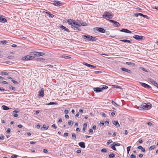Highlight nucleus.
I'll return each mask as SVG.
<instances>
[{"instance_id":"obj_1","label":"nucleus","mask_w":158,"mask_h":158,"mask_svg":"<svg viewBox=\"0 0 158 158\" xmlns=\"http://www.w3.org/2000/svg\"><path fill=\"white\" fill-rule=\"evenodd\" d=\"M78 22H76L74 20L71 19H69L67 21V22L72 27L76 30H81L79 27L81 26H86L87 25L85 23H84L81 20H78Z\"/></svg>"},{"instance_id":"obj_2","label":"nucleus","mask_w":158,"mask_h":158,"mask_svg":"<svg viewBox=\"0 0 158 158\" xmlns=\"http://www.w3.org/2000/svg\"><path fill=\"white\" fill-rule=\"evenodd\" d=\"M152 105L149 103H144L142 104L139 106V108H141L143 110H148L150 109L152 107Z\"/></svg>"},{"instance_id":"obj_3","label":"nucleus","mask_w":158,"mask_h":158,"mask_svg":"<svg viewBox=\"0 0 158 158\" xmlns=\"http://www.w3.org/2000/svg\"><path fill=\"white\" fill-rule=\"evenodd\" d=\"M82 38L84 39H87L90 41H95L97 40V38L96 37L88 35H82Z\"/></svg>"},{"instance_id":"obj_4","label":"nucleus","mask_w":158,"mask_h":158,"mask_svg":"<svg viewBox=\"0 0 158 158\" xmlns=\"http://www.w3.org/2000/svg\"><path fill=\"white\" fill-rule=\"evenodd\" d=\"M102 16L103 18H108L111 19L112 18L113 15H112V13H110L105 12L103 14Z\"/></svg>"},{"instance_id":"obj_5","label":"nucleus","mask_w":158,"mask_h":158,"mask_svg":"<svg viewBox=\"0 0 158 158\" xmlns=\"http://www.w3.org/2000/svg\"><path fill=\"white\" fill-rule=\"evenodd\" d=\"M34 57L32 56L28 55L22 57V60H33L34 59Z\"/></svg>"},{"instance_id":"obj_6","label":"nucleus","mask_w":158,"mask_h":158,"mask_svg":"<svg viewBox=\"0 0 158 158\" xmlns=\"http://www.w3.org/2000/svg\"><path fill=\"white\" fill-rule=\"evenodd\" d=\"M94 30L95 32H96V31H98L102 33H104L105 31V29L101 27H95L94 28Z\"/></svg>"},{"instance_id":"obj_7","label":"nucleus","mask_w":158,"mask_h":158,"mask_svg":"<svg viewBox=\"0 0 158 158\" xmlns=\"http://www.w3.org/2000/svg\"><path fill=\"white\" fill-rule=\"evenodd\" d=\"M53 4L56 6H59L63 5L62 3L60 1H54Z\"/></svg>"},{"instance_id":"obj_8","label":"nucleus","mask_w":158,"mask_h":158,"mask_svg":"<svg viewBox=\"0 0 158 158\" xmlns=\"http://www.w3.org/2000/svg\"><path fill=\"white\" fill-rule=\"evenodd\" d=\"M134 38L136 39L137 40H143L144 39V37L143 36H140L138 35H135L133 36Z\"/></svg>"},{"instance_id":"obj_9","label":"nucleus","mask_w":158,"mask_h":158,"mask_svg":"<svg viewBox=\"0 0 158 158\" xmlns=\"http://www.w3.org/2000/svg\"><path fill=\"white\" fill-rule=\"evenodd\" d=\"M109 21L110 22L113 23L114 25L115 26L117 27H118L120 26V24L118 22L112 20H109Z\"/></svg>"},{"instance_id":"obj_10","label":"nucleus","mask_w":158,"mask_h":158,"mask_svg":"<svg viewBox=\"0 0 158 158\" xmlns=\"http://www.w3.org/2000/svg\"><path fill=\"white\" fill-rule=\"evenodd\" d=\"M140 83L141 85L144 88H147V89H150L151 88V87L149 85L146 83L142 82H140Z\"/></svg>"},{"instance_id":"obj_11","label":"nucleus","mask_w":158,"mask_h":158,"mask_svg":"<svg viewBox=\"0 0 158 158\" xmlns=\"http://www.w3.org/2000/svg\"><path fill=\"white\" fill-rule=\"evenodd\" d=\"M7 21V20L2 15H0V22L4 23Z\"/></svg>"},{"instance_id":"obj_12","label":"nucleus","mask_w":158,"mask_h":158,"mask_svg":"<svg viewBox=\"0 0 158 158\" xmlns=\"http://www.w3.org/2000/svg\"><path fill=\"white\" fill-rule=\"evenodd\" d=\"M121 32H124L127 33H131V31L129 30L126 29H123L120 30Z\"/></svg>"},{"instance_id":"obj_13","label":"nucleus","mask_w":158,"mask_h":158,"mask_svg":"<svg viewBox=\"0 0 158 158\" xmlns=\"http://www.w3.org/2000/svg\"><path fill=\"white\" fill-rule=\"evenodd\" d=\"M83 64L84 65L86 66H87V67H89L93 68H96V66L92 65L91 64H88L87 63H85V62L83 63Z\"/></svg>"},{"instance_id":"obj_14","label":"nucleus","mask_w":158,"mask_h":158,"mask_svg":"<svg viewBox=\"0 0 158 158\" xmlns=\"http://www.w3.org/2000/svg\"><path fill=\"white\" fill-rule=\"evenodd\" d=\"M149 81L153 84L155 86H157L158 84L153 79H149Z\"/></svg>"},{"instance_id":"obj_15","label":"nucleus","mask_w":158,"mask_h":158,"mask_svg":"<svg viewBox=\"0 0 158 158\" xmlns=\"http://www.w3.org/2000/svg\"><path fill=\"white\" fill-rule=\"evenodd\" d=\"M60 28L61 29L63 30L64 31H66L67 32H69V29L65 27L63 25H61L60 26Z\"/></svg>"},{"instance_id":"obj_16","label":"nucleus","mask_w":158,"mask_h":158,"mask_svg":"<svg viewBox=\"0 0 158 158\" xmlns=\"http://www.w3.org/2000/svg\"><path fill=\"white\" fill-rule=\"evenodd\" d=\"M79 145L81 148H85V143L84 142H80L78 143Z\"/></svg>"},{"instance_id":"obj_17","label":"nucleus","mask_w":158,"mask_h":158,"mask_svg":"<svg viewBox=\"0 0 158 158\" xmlns=\"http://www.w3.org/2000/svg\"><path fill=\"white\" fill-rule=\"evenodd\" d=\"M94 90L96 92H100L102 91V89L101 88L97 87L94 89Z\"/></svg>"},{"instance_id":"obj_18","label":"nucleus","mask_w":158,"mask_h":158,"mask_svg":"<svg viewBox=\"0 0 158 158\" xmlns=\"http://www.w3.org/2000/svg\"><path fill=\"white\" fill-rule=\"evenodd\" d=\"M112 123L116 127H120V125L118 123V122L117 121H112Z\"/></svg>"},{"instance_id":"obj_19","label":"nucleus","mask_w":158,"mask_h":158,"mask_svg":"<svg viewBox=\"0 0 158 158\" xmlns=\"http://www.w3.org/2000/svg\"><path fill=\"white\" fill-rule=\"evenodd\" d=\"M121 69L123 71V72H125L127 73H131V70H129V69H127L125 68H121Z\"/></svg>"},{"instance_id":"obj_20","label":"nucleus","mask_w":158,"mask_h":158,"mask_svg":"<svg viewBox=\"0 0 158 158\" xmlns=\"http://www.w3.org/2000/svg\"><path fill=\"white\" fill-rule=\"evenodd\" d=\"M39 96L41 97H43L44 96V89L43 88H42L41 89V90L39 94Z\"/></svg>"},{"instance_id":"obj_21","label":"nucleus","mask_w":158,"mask_h":158,"mask_svg":"<svg viewBox=\"0 0 158 158\" xmlns=\"http://www.w3.org/2000/svg\"><path fill=\"white\" fill-rule=\"evenodd\" d=\"M138 148L139 149L141 150L143 152H145V149L144 148H143L141 146H139L138 147Z\"/></svg>"},{"instance_id":"obj_22","label":"nucleus","mask_w":158,"mask_h":158,"mask_svg":"<svg viewBox=\"0 0 158 158\" xmlns=\"http://www.w3.org/2000/svg\"><path fill=\"white\" fill-rule=\"evenodd\" d=\"M2 109L5 110H7L10 109L8 107L5 105L2 106Z\"/></svg>"},{"instance_id":"obj_23","label":"nucleus","mask_w":158,"mask_h":158,"mask_svg":"<svg viewBox=\"0 0 158 158\" xmlns=\"http://www.w3.org/2000/svg\"><path fill=\"white\" fill-rule=\"evenodd\" d=\"M37 56H42L44 55L45 54V53L43 52H37Z\"/></svg>"},{"instance_id":"obj_24","label":"nucleus","mask_w":158,"mask_h":158,"mask_svg":"<svg viewBox=\"0 0 158 158\" xmlns=\"http://www.w3.org/2000/svg\"><path fill=\"white\" fill-rule=\"evenodd\" d=\"M120 40L123 42L125 43L128 42V43H131L132 41L131 40Z\"/></svg>"},{"instance_id":"obj_25","label":"nucleus","mask_w":158,"mask_h":158,"mask_svg":"<svg viewBox=\"0 0 158 158\" xmlns=\"http://www.w3.org/2000/svg\"><path fill=\"white\" fill-rule=\"evenodd\" d=\"M87 127V123H85L83 125V128L82 129V131L83 132L85 131L86 129V127Z\"/></svg>"},{"instance_id":"obj_26","label":"nucleus","mask_w":158,"mask_h":158,"mask_svg":"<svg viewBox=\"0 0 158 158\" xmlns=\"http://www.w3.org/2000/svg\"><path fill=\"white\" fill-rule=\"evenodd\" d=\"M46 13L47 14V15L50 18H53L54 15L52 14L46 12Z\"/></svg>"},{"instance_id":"obj_27","label":"nucleus","mask_w":158,"mask_h":158,"mask_svg":"<svg viewBox=\"0 0 158 158\" xmlns=\"http://www.w3.org/2000/svg\"><path fill=\"white\" fill-rule=\"evenodd\" d=\"M19 111H17V110H14L13 111V112L16 113L14 114L13 115L15 117H17L18 116V115L17 113H19Z\"/></svg>"},{"instance_id":"obj_28","label":"nucleus","mask_w":158,"mask_h":158,"mask_svg":"<svg viewBox=\"0 0 158 158\" xmlns=\"http://www.w3.org/2000/svg\"><path fill=\"white\" fill-rule=\"evenodd\" d=\"M57 103L56 102H51L48 103L46 104V105H56Z\"/></svg>"},{"instance_id":"obj_29","label":"nucleus","mask_w":158,"mask_h":158,"mask_svg":"<svg viewBox=\"0 0 158 158\" xmlns=\"http://www.w3.org/2000/svg\"><path fill=\"white\" fill-rule=\"evenodd\" d=\"M77 135L75 133L72 134V138L73 139H75L76 138Z\"/></svg>"},{"instance_id":"obj_30","label":"nucleus","mask_w":158,"mask_h":158,"mask_svg":"<svg viewBox=\"0 0 158 158\" xmlns=\"http://www.w3.org/2000/svg\"><path fill=\"white\" fill-rule=\"evenodd\" d=\"M115 157V155L114 153L110 154L109 155V158H114Z\"/></svg>"},{"instance_id":"obj_31","label":"nucleus","mask_w":158,"mask_h":158,"mask_svg":"<svg viewBox=\"0 0 158 158\" xmlns=\"http://www.w3.org/2000/svg\"><path fill=\"white\" fill-rule=\"evenodd\" d=\"M45 59L43 58H37L36 59V61H41L45 60Z\"/></svg>"},{"instance_id":"obj_32","label":"nucleus","mask_w":158,"mask_h":158,"mask_svg":"<svg viewBox=\"0 0 158 158\" xmlns=\"http://www.w3.org/2000/svg\"><path fill=\"white\" fill-rule=\"evenodd\" d=\"M112 86L113 87H114V88L121 89V88L120 86H118L117 85H113Z\"/></svg>"},{"instance_id":"obj_33","label":"nucleus","mask_w":158,"mask_h":158,"mask_svg":"<svg viewBox=\"0 0 158 158\" xmlns=\"http://www.w3.org/2000/svg\"><path fill=\"white\" fill-rule=\"evenodd\" d=\"M9 89H12L14 91L15 90V88L14 87L10 85H9Z\"/></svg>"},{"instance_id":"obj_34","label":"nucleus","mask_w":158,"mask_h":158,"mask_svg":"<svg viewBox=\"0 0 158 158\" xmlns=\"http://www.w3.org/2000/svg\"><path fill=\"white\" fill-rule=\"evenodd\" d=\"M155 147H156L155 145H152L149 147V150H153L155 148Z\"/></svg>"},{"instance_id":"obj_35","label":"nucleus","mask_w":158,"mask_h":158,"mask_svg":"<svg viewBox=\"0 0 158 158\" xmlns=\"http://www.w3.org/2000/svg\"><path fill=\"white\" fill-rule=\"evenodd\" d=\"M73 122L71 120H69L68 121V124L69 125L73 126Z\"/></svg>"},{"instance_id":"obj_36","label":"nucleus","mask_w":158,"mask_h":158,"mask_svg":"<svg viewBox=\"0 0 158 158\" xmlns=\"http://www.w3.org/2000/svg\"><path fill=\"white\" fill-rule=\"evenodd\" d=\"M110 147L113 150H115V151L116 150V148L115 147V146H114L112 144L110 145Z\"/></svg>"},{"instance_id":"obj_37","label":"nucleus","mask_w":158,"mask_h":158,"mask_svg":"<svg viewBox=\"0 0 158 158\" xmlns=\"http://www.w3.org/2000/svg\"><path fill=\"white\" fill-rule=\"evenodd\" d=\"M139 15L140 16H142L145 18H148V16L146 15H144L141 13H140Z\"/></svg>"},{"instance_id":"obj_38","label":"nucleus","mask_w":158,"mask_h":158,"mask_svg":"<svg viewBox=\"0 0 158 158\" xmlns=\"http://www.w3.org/2000/svg\"><path fill=\"white\" fill-rule=\"evenodd\" d=\"M62 57L63 58H64L67 59H69L70 58V57L69 56L66 55H63Z\"/></svg>"},{"instance_id":"obj_39","label":"nucleus","mask_w":158,"mask_h":158,"mask_svg":"<svg viewBox=\"0 0 158 158\" xmlns=\"http://www.w3.org/2000/svg\"><path fill=\"white\" fill-rule=\"evenodd\" d=\"M131 147V146H129L127 148V153L128 154L129 153V152L130 150V149Z\"/></svg>"},{"instance_id":"obj_40","label":"nucleus","mask_w":158,"mask_h":158,"mask_svg":"<svg viewBox=\"0 0 158 158\" xmlns=\"http://www.w3.org/2000/svg\"><path fill=\"white\" fill-rule=\"evenodd\" d=\"M108 87L107 86L105 85H103L102 87V89H107Z\"/></svg>"},{"instance_id":"obj_41","label":"nucleus","mask_w":158,"mask_h":158,"mask_svg":"<svg viewBox=\"0 0 158 158\" xmlns=\"http://www.w3.org/2000/svg\"><path fill=\"white\" fill-rule=\"evenodd\" d=\"M126 64L129 65H134V63L131 62H127Z\"/></svg>"},{"instance_id":"obj_42","label":"nucleus","mask_w":158,"mask_h":158,"mask_svg":"<svg viewBox=\"0 0 158 158\" xmlns=\"http://www.w3.org/2000/svg\"><path fill=\"white\" fill-rule=\"evenodd\" d=\"M112 140L111 139H110L109 140L108 142H107L106 143V144L107 145H109V144L110 143H112Z\"/></svg>"},{"instance_id":"obj_43","label":"nucleus","mask_w":158,"mask_h":158,"mask_svg":"<svg viewBox=\"0 0 158 158\" xmlns=\"http://www.w3.org/2000/svg\"><path fill=\"white\" fill-rule=\"evenodd\" d=\"M102 152H107V150L105 148H103L101 150Z\"/></svg>"},{"instance_id":"obj_44","label":"nucleus","mask_w":158,"mask_h":158,"mask_svg":"<svg viewBox=\"0 0 158 158\" xmlns=\"http://www.w3.org/2000/svg\"><path fill=\"white\" fill-rule=\"evenodd\" d=\"M43 127H44V129L47 130L48 128V126H46L45 125H44L43 126Z\"/></svg>"},{"instance_id":"obj_45","label":"nucleus","mask_w":158,"mask_h":158,"mask_svg":"<svg viewBox=\"0 0 158 158\" xmlns=\"http://www.w3.org/2000/svg\"><path fill=\"white\" fill-rule=\"evenodd\" d=\"M7 58L9 59H14V57L13 56H8L7 57Z\"/></svg>"},{"instance_id":"obj_46","label":"nucleus","mask_w":158,"mask_h":158,"mask_svg":"<svg viewBox=\"0 0 158 158\" xmlns=\"http://www.w3.org/2000/svg\"><path fill=\"white\" fill-rule=\"evenodd\" d=\"M18 156L16 155H14L11 156V158H16Z\"/></svg>"},{"instance_id":"obj_47","label":"nucleus","mask_w":158,"mask_h":158,"mask_svg":"<svg viewBox=\"0 0 158 158\" xmlns=\"http://www.w3.org/2000/svg\"><path fill=\"white\" fill-rule=\"evenodd\" d=\"M109 120L108 119H107L105 121V123L108 125L109 123Z\"/></svg>"},{"instance_id":"obj_48","label":"nucleus","mask_w":158,"mask_h":158,"mask_svg":"<svg viewBox=\"0 0 158 158\" xmlns=\"http://www.w3.org/2000/svg\"><path fill=\"white\" fill-rule=\"evenodd\" d=\"M11 81L12 82H13L14 84H18V82L16 81H15L14 80H12Z\"/></svg>"},{"instance_id":"obj_49","label":"nucleus","mask_w":158,"mask_h":158,"mask_svg":"<svg viewBox=\"0 0 158 158\" xmlns=\"http://www.w3.org/2000/svg\"><path fill=\"white\" fill-rule=\"evenodd\" d=\"M10 128H8L7 129V131H6V132L7 133H10Z\"/></svg>"},{"instance_id":"obj_50","label":"nucleus","mask_w":158,"mask_h":158,"mask_svg":"<svg viewBox=\"0 0 158 158\" xmlns=\"http://www.w3.org/2000/svg\"><path fill=\"white\" fill-rule=\"evenodd\" d=\"M139 14H140L139 13H136L134 14V16L135 17H138V16L139 15Z\"/></svg>"},{"instance_id":"obj_51","label":"nucleus","mask_w":158,"mask_h":158,"mask_svg":"<svg viewBox=\"0 0 158 158\" xmlns=\"http://www.w3.org/2000/svg\"><path fill=\"white\" fill-rule=\"evenodd\" d=\"M136 156L135 155L132 154L130 156V158H135Z\"/></svg>"},{"instance_id":"obj_52","label":"nucleus","mask_w":158,"mask_h":158,"mask_svg":"<svg viewBox=\"0 0 158 158\" xmlns=\"http://www.w3.org/2000/svg\"><path fill=\"white\" fill-rule=\"evenodd\" d=\"M52 127L54 128L55 129H56L57 128V127L56 125L55 124H53L52 125Z\"/></svg>"},{"instance_id":"obj_53","label":"nucleus","mask_w":158,"mask_h":158,"mask_svg":"<svg viewBox=\"0 0 158 158\" xmlns=\"http://www.w3.org/2000/svg\"><path fill=\"white\" fill-rule=\"evenodd\" d=\"M4 139V136L3 135H2L0 136V139L2 140H3Z\"/></svg>"},{"instance_id":"obj_54","label":"nucleus","mask_w":158,"mask_h":158,"mask_svg":"<svg viewBox=\"0 0 158 158\" xmlns=\"http://www.w3.org/2000/svg\"><path fill=\"white\" fill-rule=\"evenodd\" d=\"M140 69H141L142 70L144 71L147 72V71L143 67H140Z\"/></svg>"},{"instance_id":"obj_55","label":"nucleus","mask_w":158,"mask_h":158,"mask_svg":"<svg viewBox=\"0 0 158 158\" xmlns=\"http://www.w3.org/2000/svg\"><path fill=\"white\" fill-rule=\"evenodd\" d=\"M1 43L3 44H6L7 43V42L5 40L1 41Z\"/></svg>"},{"instance_id":"obj_56","label":"nucleus","mask_w":158,"mask_h":158,"mask_svg":"<svg viewBox=\"0 0 158 158\" xmlns=\"http://www.w3.org/2000/svg\"><path fill=\"white\" fill-rule=\"evenodd\" d=\"M104 124V123L103 122H100L99 124L100 126H103Z\"/></svg>"},{"instance_id":"obj_57","label":"nucleus","mask_w":158,"mask_h":158,"mask_svg":"<svg viewBox=\"0 0 158 158\" xmlns=\"http://www.w3.org/2000/svg\"><path fill=\"white\" fill-rule=\"evenodd\" d=\"M64 113L66 114H68L69 113L68 110H65L64 111Z\"/></svg>"},{"instance_id":"obj_58","label":"nucleus","mask_w":158,"mask_h":158,"mask_svg":"<svg viewBox=\"0 0 158 158\" xmlns=\"http://www.w3.org/2000/svg\"><path fill=\"white\" fill-rule=\"evenodd\" d=\"M96 128H97V127H96V125H94V126H93V127H92V128L94 130H96Z\"/></svg>"},{"instance_id":"obj_59","label":"nucleus","mask_w":158,"mask_h":158,"mask_svg":"<svg viewBox=\"0 0 158 158\" xmlns=\"http://www.w3.org/2000/svg\"><path fill=\"white\" fill-rule=\"evenodd\" d=\"M33 54L37 56V52H33Z\"/></svg>"},{"instance_id":"obj_60","label":"nucleus","mask_w":158,"mask_h":158,"mask_svg":"<svg viewBox=\"0 0 158 158\" xmlns=\"http://www.w3.org/2000/svg\"><path fill=\"white\" fill-rule=\"evenodd\" d=\"M0 90L3 92L5 91V90L4 88L2 87H0Z\"/></svg>"},{"instance_id":"obj_61","label":"nucleus","mask_w":158,"mask_h":158,"mask_svg":"<svg viewBox=\"0 0 158 158\" xmlns=\"http://www.w3.org/2000/svg\"><path fill=\"white\" fill-rule=\"evenodd\" d=\"M69 134L67 133H65L64 134V137H66Z\"/></svg>"},{"instance_id":"obj_62","label":"nucleus","mask_w":158,"mask_h":158,"mask_svg":"<svg viewBox=\"0 0 158 158\" xmlns=\"http://www.w3.org/2000/svg\"><path fill=\"white\" fill-rule=\"evenodd\" d=\"M30 143L31 144H34L35 143H36V142H34V141H31L30 142Z\"/></svg>"},{"instance_id":"obj_63","label":"nucleus","mask_w":158,"mask_h":158,"mask_svg":"<svg viewBox=\"0 0 158 158\" xmlns=\"http://www.w3.org/2000/svg\"><path fill=\"white\" fill-rule=\"evenodd\" d=\"M2 74H4V75H8V73H7L4 72H2Z\"/></svg>"},{"instance_id":"obj_64","label":"nucleus","mask_w":158,"mask_h":158,"mask_svg":"<svg viewBox=\"0 0 158 158\" xmlns=\"http://www.w3.org/2000/svg\"><path fill=\"white\" fill-rule=\"evenodd\" d=\"M147 124L148 126H151L152 125V123H151L149 122H148L147 123Z\"/></svg>"}]
</instances>
